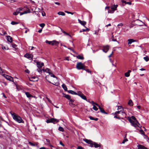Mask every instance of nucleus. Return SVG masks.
Instances as JSON below:
<instances>
[{
	"label": "nucleus",
	"mask_w": 149,
	"mask_h": 149,
	"mask_svg": "<svg viewBox=\"0 0 149 149\" xmlns=\"http://www.w3.org/2000/svg\"><path fill=\"white\" fill-rule=\"evenodd\" d=\"M128 120L131 123L132 125L134 127H139L140 125L134 116H132L131 117H129Z\"/></svg>",
	"instance_id": "obj_1"
},
{
	"label": "nucleus",
	"mask_w": 149,
	"mask_h": 149,
	"mask_svg": "<svg viewBox=\"0 0 149 149\" xmlns=\"http://www.w3.org/2000/svg\"><path fill=\"white\" fill-rule=\"evenodd\" d=\"M10 113L13 119L16 121L17 122L19 123L22 122V121H23V120L22 119L17 115L15 113H12V111L10 112Z\"/></svg>",
	"instance_id": "obj_2"
},
{
	"label": "nucleus",
	"mask_w": 149,
	"mask_h": 149,
	"mask_svg": "<svg viewBox=\"0 0 149 149\" xmlns=\"http://www.w3.org/2000/svg\"><path fill=\"white\" fill-rule=\"evenodd\" d=\"M37 65L38 69H37V70L40 73H41L42 72V69H40L42 68V67L44 65V64L43 63H41L39 62H36Z\"/></svg>",
	"instance_id": "obj_3"
},
{
	"label": "nucleus",
	"mask_w": 149,
	"mask_h": 149,
	"mask_svg": "<svg viewBox=\"0 0 149 149\" xmlns=\"http://www.w3.org/2000/svg\"><path fill=\"white\" fill-rule=\"evenodd\" d=\"M85 66L84 64H83L81 62L77 63L76 65V68L78 70H85Z\"/></svg>",
	"instance_id": "obj_4"
},
{
	"label": "nucleus",
	"mask_w": 149,
	"mask_h": 149,
	"mask_svg": "<svg viewBox=\"0 0 149 149\" xmlns=\"http://www.w3.org/2000/svg\"><path fill=\"white\" fill-rule=\"evenodd\" d=\"M59 120L54 118H52L50 119L47 120H46V122L47 123H53L54 124L58 122Z\"/></svg>",
	"instance_id": "obj_5"
},
{
	"label": "nucleus",
	"mask_w": 149,
	"mask_h": 149,
	"mask_svg": "<svg viewBox=\"0 0 149 149\" xmlns=\"http://www.w3.org/2000/svg\"><path fill=\"white\" fill-rule=\"evenodd\" d=\"M49 74L50 75L51 77H53L55 78V79L53 80V82L54 83H52V84L54 85H56V84L57 83L58 81L57 78L51 72H50V74Z\"/></svg>",
	"instance_id": "obj_6"
},
{
	"label": "nucleus",
	"mask_w": 149,
	"mask_h": 149,
	"mask_svg": "<svg viewBox=\"0 0 149 149\" xmlns=\"http://www.w3.org/2000/svg\"><path fill=\"white\" fill-rule=\"evenodd\" d=\"M2 75L7 80L12 81H13V77L5 74H3Z\"/></svg>",
	"instance_id": "obj_7"
},
{
	"label": "nucleus",
	"mask_w": 149,
	"mask_h": 149,
	"mask_svg": "<svg viewBox=\"0 0 149 149\" xmlns=\"http://www.w3.org/2000/svg\"><path fill=\"white\" fill-rule=\"evenodd\" d=\"M24 57L27 58L30 60H33V56L32 55L29 54H26L24 55Z\"/></svg>",
	"instance_id": "obj_8"
},
{
	"label": "nucleus",
	"mask_w": 149,
	"mask_h": 149,
	"mask_svg": "<svg viewBox=\"0 0 149 149\" xmlns=\"http://www.w3.org/2000/svg\"><path fill=\"white\" fill-rule=\"evenodd\" d=\"M84 141L90 145V146L91 147H93V142L90 140H88L86 139H83Z\"/></svg>",
	"instance_id": "obj_9"
},
{
	"label": "nucleus",
	"mask_w": 149,
	"mask_h": 149,
	"mask_svg": "<svg viewBox=\"0 0 149 149\" xmlns=\"http://www.w3.org/2000/svg\"><path fill=\"white\" fill-rule=\"evenodd\" d=\"M109 49V46H106L104 47V48L103 49V51L104 52L106 53L108 51Z\"/></svg>",
	"instance_id": "obj_10"
},
{
	"label": "nucleus",
	"mask_w": 149,
	"mask_h": 149,
	"mask_svg": "<svg viewBox=\"0 0 149 149\" xmlns=\"http://www.w3.org/2000/svg\"><path fill=\"white\" fill-rule=\"evenodd\" d=\"M93 146H94V147L95 148H97L98 147H100L101 145L100 144H98L95 142H93Z\"/></svg>",
	"instance_id": "obj_11"
},
{
	"label": "nucleus",
	"mask_w": 149,
	"mask_h": 149,
	"mask_svg": "<svg viewBox=\"0 0 149 149\" xmlns=\"http://www.w3.org/2000/svg\"><path fill=\"white\" fill-rule=\"evenodd\" d=\"M79 22L83 26H85L86 24V22L84 21H81L79 19H78Z\"/></svg>",
	"instance_id": "obj_12"
},
{
	"label": "nucleus",
	"mask_w": 149,
	"mask_h": 149,
	"mask_svg": "<svg viewBox=\"0 0 149 149\" xmlns=\"http://www.w3.org/2000/svg\"><path fill=\"white\" fill-rule=\"evenodd\" d=\"M51 45H56L59 44V42L55 40L51 41Z\"/></svg>",
	"instance_id": "obj_13"
},
{
	"label": "nucleus",
	"mask_w": 149,
	"mask_h": 149,
	"mask_svg": "<svg viewBox=\"0 0 149 149\" xmlns=\"http://www.w3.org/2000/svg\"><path fill=\"white\" fill-rule=\"evenodd\" d=\"M43 71L44 72H46L48 73L49 74H50V72H51V71L48 68H46L45 69H42V71Z\"/></svg>",
	"instance_id": "obj_14"
},
{
	"label": "nucleus",
	"mask_w": 149,
	"mask_h": 149,
	"mask_svg": "<svg viewBox=\"0 0 149 149\" xmlns=\"http://www.w3.org/2000/svg\"><path fill=\"white\" fill-rule=\"evenodd\" d=\"M121 115L122 116H120L121 117L120 118H124L126 117V114L124 112L122 111L121 112Z\"/></svg>",
	"instance_id": "obj_15"
},
{
	"label": "nucleus",
	"mask_w": 149,
	"mask_h": 149,
	"mask_svg": "<svg viewBox=\"0 0 149 149\" xmlns=\"http://www.w3.org/2000/svg\"><path fill=\"white\" fill-rule=\"evenodd\" d=\"M128 44H131L132 42H135L136 41V40H134L133 39H129L128 40Z\"/></svg>",
	"instance_id": "obj_16"
},
{
	"label": "nucleus",
	"mask_w": 149,
	"mask_h": 149,
	"mask_svg": "<svg viewBox=\"0 0 149 149\" xmlns=\"http://www.w3.org/2000/svg\"><path fill=\"white\" fill-rule=\"evenodd\" d=\"M25 94L26 96L27 97L29 98V99L31 98V94L29 92H25Z\"/></svg>",
	"instance_id": "obj_17"
},
{
	"label": "nucleus",
	"mask_w": 149,
	"mask_h": 149,
	"mask_svg": "<svg viewBox=\"0 0 149 149\" xmlns=\"http://www.w3.org/2000/svg\"><path fill=\"white\" fill-rule=\"evenodd\" d=\"M89 118L91 120H95V121H97L98 120V118H94L92 116H90L89 117Z\"/></svg>",
	"instance_id": "obj_18"
},
{
	"label": "nucleus",
	"mask_w": 149,
	"mask_h": 149,
	"mask_svg": "<svg viewBox=\"0 0 149 149\" xmlns=\"http://www.w3.org/2000/svg\"><path fill=\"white\" fill-rule=\"evenodd\" d=\"M8 40L10 42H12V38L10 36H8Z\"/></svg>",
	"instance_id": "obj_19"
},
{
	"label": "nucleus",
	"mask_w": 149,
	"mask_h": 149,
	"mask_svg": "<svg viewBox=\"0 0 149 149\" xmlns=\"http://www.w3.org/2000/svg\"><path fill=\"white\" fill-rule=\"evenodd\" d=\"M117 5H114L113 6L111 7V9L114 10V11L116 10V8L117 7Z\"/></svg>",
	"instance_id": "obj_20"
},
{
	"label": "nucleus",
	"mask_w": 149,
	"mask_h": 149,
	"mask_svg": "<svg viewBox=\"0 0 149 149\" xmlns=\"http://www.w3.org/2000/svg\"><path fill=\"white\" fill-rule=\"evenodd\" d=\"M80 97H81L82 99L87 101L86 97L83 94H82L80 96Z\"/></svg>",
	"instance_id": "obj_21"
},
{
	"label": "nucleus",
	"mask_w": 149,
	"mask_h": 149,
	"mask_svg": "<svg viewBox=\"0 0 149 149\" xmlns=\"http://www.w3.org/2000/svg\"><path fill=\"white\" fill-rule=\"evenodd\" d=\"M68 92L70 93H71V94H73V95H76V94H77L74 91H72V90H69L68 91Z\"/></svg>",
	"instance_id": "obj_22"
},
{
	"label": "nucleus",
	"mask_w": 149,
	"mask_h": 149,
	"mask_svg": "<svg viewBox=\"0 0 149 149\" xmlns=\"http://www.w3.org/2000/svg\"><path fill=\"white\" fill-rule=\"evenodd\" d=\"M139 132L141 134H142L144 135L146 138H147L148 137L145 134H144V132H143V131L142 130H140L139 131Z\"/></svg>",
	"instance_id": "obj_23"
},
{
	"label": "nucleus",
	"mask_w": 149,
	"mask_h": 149,
	"mask_svg": "<svg viewBox=\"0 0 149 149\" xmlns=\"http://www.w3.org/2000/svg\"><path fill=\"white\" fill-rule=\"evenodd\" d=\"M62 87L65 91H67V87L64 84H62Z\"/></svg>",
	"instance_id": "obj_24"
},
{
	"label": "nucleus",
	"mask_w": 149,
	"mask_h": 149,
	"mask_svg": "<svg viewBox=\"0 0 149 149\" xmlns=\"http://www.w3.org/2000/svg\"><path fill=\"white\" fill-rule=\"evenodd\" d=\"M77 58L78 59L81 60H83L84 59V58L83 56L79 55L77 56Z\"/></svg>",
	"instance_id": "obj_25"
},
{
	"label": "nucleus",
	"mask_w": 149,
	"mask_h": 149,
	"mask_svg": "<svg viewBox=\"0 0 149 149\" xmlns=\"http://www.w3.org/2000/svg\"><path fill=\"white\" fill-rule=\"evenodd\" d=\"M58 14L60 15H61L62 16H65V13L62 12H59L58 13Z\"/></svg>",
	"instance_id": "obj_26"
},
{
	"label": "nucleus",
	"mask_w": 149,
	"mask_h": 149,
	"mask_svg": "<svg viewBox=\"0 0 149 149\" xmlns=\"http://www.w3.org/2000/svg\"><path fill=\"white\" fill-rule=\"evenodd\" d=\"M19 13H20L18 11V10L17 9L16 11L14 12L13 13V15H17Z\"/></svg>",
	"instance_id": "obj_27"
},
{
	"label": "nucleus",
	"mask_w": 149,
	"mask_h": 149,
	"mask_svg": "<svg viewBox=\"0 0 149 149\" xmlns=\"http://www.w3.org/2000/svg\"><path fill=\"white\" fill-rule=\"evenodd\" d=\"M74 100L73 99H70V100L69 104L71 105V104H72V102H74Z\"/></svg>",
	"instance_id": "obj_28"
},
{
	"label": "nucleus",
	"mask_w": 149,
	"mask_h": 149,
	"mask_svg": "<svg viewBox=\"0 0 149 149\" xmlns=\"http://www.w3.org/2000/svg\"><path fill=\"white\" fill-rule=\"evenodd\" d=\"M143 59L146 61H148L149 60V58L147 56L144 57Z\"/></svg>",
	"instance_id": "obj_29"
},
{
	"label": "nucleus",
	"mask_w": 149,
	"mask_h": 149,
	"mask_svg": "<svg viewBox=\"0 0 149 149\" xmlns=\"http://www.w3.org/2000/svg\"><path fill=\"white\" fill-rule=\"evenodd\" d=\"M65 97L67 99H68V100H70V96L68 95H65Z\"/></svg>",
	"instance_id": "obj_30"
},
{
	"label": "nucleus",
	"mask_w": 149,
	"mask_h": 149,
	"mask_svg": "<svg viewBox=\"0 0 149 149\" xmlns=\"http://www.w3.org/2000/svg\"><path fill=\"white\" fill-rule=\"evenodd\" d=\"M46 142H47V144L50 146H51L49 140L47 139H46Z\"/></svg>",
	"instance_id": "obj_31"
},
{
	"label": "nucleus",
	"mask_w": 149,
	"mask_h": 149,
	"mask_svg": "<svg viewBox=\"0 0 149 149\" xmlns=\"http://www.w3.org/2000/svg\"><path fill=\"white\" fill-rule=\"evenodd\" d=\"M132 103V102L131 100H130L128 102V104L130 106L133 105Z\"/></svg>",
	"instance_id": "obj_32"
},
{
	"label": "nucleus",
	"mask_w": 149,
	"mask_h": 149,
	"mask_svg": "<svg viewBox=\"0 0 149 149\" xmlns=\"http://www.w3.org/2000/svg\"><path fill=\"white\" fill-rule=\"evenodd\" d=\"M30 11L29 9H28L27 11H24L23 13V14H26L28 13H30Z\"/></svg>",
	"instance_id": "obj_33"
},
{
	"label": "nucleus",
	"mask_w": 149,
	"mask_h": 149,
	"mask_svg": "<svg viewBox=\"0 0 149 149\" xmlns=\"http://www.w3.org/2000/svg\"><path fill=\"white\" fill-rule=\"evenodd\" d=\"M60 29H61V30L64 33L65 35H68V36H69L70 37H71V36L68 33H67L66 32L64 31H63L62 30V29H61L60 28Z\"/></svg>",
	"instance_id": "obj_34"
},
{
	"label": "nucleus",
	"mask_w": 149,
	"mask_h": 149,
	"mask_svg": "<svg viewBox=\"0 0 149 149\" xmlns=\"http://www.w3.org/2000/svg\"><path fill=\"white\" fill-rule=\"evenodd\" d=\"M58 130L60 131L63 132L64 131V130L63 127H60L58 128Z\"/></svg>",
	"instance_id": "obj_35"
},
{
	"label": "nucleus",
	"mask_w": 149,
	"mask_h": 149,
	"mask_svg": "<svg viewBox=\"0 0 149 149\" xmlns=\"http://www.w3.org/2000/svg\"><path fill=\"white\" fill-rule=\"evenodd\" d=\"M77 94L76 95H78L80 97L82 94L83 93H82L80 91H78L77 92Z\"/></svg>",
	"instance_id": "obj_36"
},
{
	"label": "nucleus",
	"mask_w": 149,
	"mask_h": 149,
	"mask_svg": "<svg viewBox=\"0 0 149 149\" xmlns=\"http://www.w3.org/2000/svg\"><path fill=\"white\" fill-rule=\"evenodd\" d=\"M11 24L13 25H14L17 24H18V23L17 22H14V21H12L11 22Z\"/></svg>",
	"instance_id": "obj_37"
},
{
	"label": "nucleus",
	"mask_w": 149,
	"mask_h": 149,
	"mask_svg": "<svg viewBox=\"0 0 149 149\" xmlns=\"http://www.w3.org/2000/svg\"><path fill=\"white\" fill-rule=\"evenodd\" d=\"M100 111L103 113H104L105 114H107V113L106 112H105V111H104V110L102 109H101V110H100Z\"/></svg>",
	"instance_id": "obj_38"
},
{
	"label": "nucleus",
	"mask_w": 149,
	"mask_h": 149,
	"mask_svg": "<svg viewBox=\"0 0 149 149\" xmlns=\"http://www.w3.org/2000/svg\"><path fill=\"white\" fill-rule=\"evenodd\" d=\"M123 23H120L117 25V26H118L119 28H120V27H122V26H123Z\"/></svg>",
	"instance_id": "obj_39"
},
{
	"label": "nucleus",
	"mask_w": 149,
	"mask_h": 149,
	"mask_svg": "<svg viewBox=\"0 0 149 149\" xmlns=\"http://www.w3.org/2000/svg\"><path fill=\"white\" fill-rule=\"evenodd\" d=\"M93 109L95 111H97L98 109L97 108L95 105H93Z\"/></svg>",
	"instance_id": "obj_40"
},
{
	"label": "nucleus",
	"mask_w": 149,
	"mask_h": 149,
	"mask_svg": "<svg viewBox=\"0 0 149 149\" xmlns=\"http://www.w3.org/2000/svg\"><path fill=\"white\" fill-rule=\"evenodd\" d=\"M122 111L121 110H120V111H116V112H115L114 113V114H118V113H121V112H122Z\"/></svg>",
	"instance_id": "obj_41"
},
{
	"label": "nucleus",
	"mask_w": 149,
	"mask_h": 149,
	"mask_svg": "<svg viewBox=\"0 0 149 149\" xmlns=\"http://www.w3.org/2000/svg\"><path fill=\"white\" fill-rule=\"evenodd\" d=\"M29 144H30V145H31V146H35L36 145V146H37V143H36V145L35 144H34L33 143L30 142H29Z\"/></svg>",
	"instance_id": "obj_42"
},
{
	"label": "nucleus",
	"mask_w": 149,
	"mask_h": 149,
	"mask_svg": "<svg viewBox=\"0 0 149 149\" xmlns=\"http://www.w3.org/2000/svg\"><path fill=\"white\" fill-rule=\"evenodd\" d=\"M127 141V139L125 137V138H124V140H123V141L122 142V143H124L125 142H126Z\"/></svg>",
	"instance_id": "obj_43"
},
{
	"label": "nucleus",
	"mask_w": 149,
	"mask_h": 149,
	"mask_svg": "<svg viewBox=\"0 0 149 149\" xmlns=\"http://www.w3.org/2000/svg\"><path fill=\"white\" fill-rule=\"evenodd\" d=\"M3 70L1 69V67H0V74L3 75Z\"/></svg>",
	"instance_id": "obj_44"
},
{
	"label": "nucleus",
	"mask_w": 149,
	"mask_h": 149,
	"mask_svg": "<svg viewBox=\"0 0 149 149\" xmlns=\"http://www.w3.org/2000/svg\"><path fill=\"white\" fill-rule=\"evenodd\" d=\"M130 74L128 73L127 72L125 73V76L126 77H128L130 76Z\"/></svg>",
	"instance_id": "obj_45"
},
{
	"label": "nucleus",
	"mask_w": 149,
	"mask_h": 149,
	"mask_svg": "<svg viewBox=\"0 0 149 149\" xmlns=\"http://www.w3.org/2000/svg\"><path fill=\"white\" fill-rule=\"evenodd\" d=\"M114 10H109L108 11V13H113L114 12Z\"/></svg>",
	"instance_id": "obj_46"
},
{
	"label": "nucleus",
	"mask_w": 149,
	"mask_h": 149,
	"mask_svg": "<svg viewBox=\"0 0 149 149\" xmlns=\"http://www.w3.org/2000/svg\"><path fill=\"white\" fill-rule=\"evenodd\" d=\"M65 12L67 13L68 14H71V15H73L74 14V13H72V12H69V11H65Z\"/></svg>",
	"instance_id": "obj_47"
},
{
	"label": "nucleus",
	"mask_w": 149,
	"mask_h": 149,
	"mask_svg": "<svg viewBox=\"0 0 149 149\" xmlns=\"http://www.w3.org/2000/svg\"><path fill=\"white\" fill-rule=\"evenodd\" d=\"M46 43L49 45H51V41H49L47 40L46 41Z\"/></svg>",
	"instance_id": "obj_48"
},
{
	"label": "nucleus",
	"mask_w": 149,
	"mask_h": 149,
	"mask_svg": "<svg viewBox=\"0 0 149 149\" xmlns=\"http://www.w3.org/2000/svg\"><path fill=\"white\" fill-rule=\"evenodd\" d=\"M40 26L42 28L43 27L45 26V24L44 23H42L40 24Z\"/></svg>",
	"instance_id": "obj_49"
},
{
	"label": "nucleus",
	"mask_w": 149,
	"mask_h": 149,
	"mask_svg": "<svg viewBox=\"0 0 149 149\" xmlns=\"http://www.w3.org/2000/svg\"><path fill=\"white\" fill-rule=\"evenodd\" d=\"M2 49H8V47H7V48L5 47V46H2Z\"/></svg>",
	"instance_id": "obj_50"
},
{
	"label": "nucleus",
	"mask_w": 149,
	"mask_h": 149,
	"mask_svg": "<svg viewBox=\"0 0 149 149\" xmlns=\"http://www.w3.org/2000/svg\"><path fill=\"white\" fill-rule=\"evenodd\" d=\"M23 8H19L17 9L18 10V11L20 13V11H22L23 9Z\"/></svg>",
	"instance_id": "obj_51"
},
{
	"label": "nucleus",
	"mask_w": 149,
	"mask_h": 149,
	"mask_svg": "<svg viewBox=\"0 0 149 149\" xmlns=\"http://www.w3.org/2000/svg\"><path fill=\"white\" fill-rule=\"evenodd\" d=\"M68 49L70 50H72L73 52H74L73 48L70 47H68Z\"/></svg>",
	"instance_id": "obj_52"
},
{
	"label": "nucleus",
	"mask_w": 149,
	"mask_h": 149,
	"mask_svg": "<svg viewBox=\"0 0 149 149\" xmlns=\"http://www.w3.org/2000/svg\"><path fill=\"white\" fill-rule=\"evenodd\" d=\"M122 109L123 110V109L122 108V107L121 106H118V109H117L118 110H119V109Z\"/></svg>",
	"instance_id": "obj_53"
},
{
	"label": "nucleus",
	"mask_w": 149,
	"mask_h": 149,
	"mask_svg": "<svg viewBox=\"0 0 149 149\" xmlns=\"http://www.w3.org/2000/svg\"><path fill=\"white\" fill-rule=\"evenodd\" d=\"M89 102L91 103L93 105V106L95 105V102L93 101H92L91 102Z\"/></svg>",
	"instance_id": "obj_54"
},
{
	"label": "nucleus",
	"mask_w": 149,
	"mask_h": 149,
	"mask_svg": "<svg viewBox=\"0 0 149 149\" xmlns=\"http://www.w3.org/2000/svg\"><path fill=\"white\" fill-rule=\"evenodd\" d=\"M82 30L83 31H88L89 30L88 28H87L86 29H83Z\"/></svg>",
	"instance_id": "obj_55"
},
{
	"label": "nucleus",
	"mask_w": 149,
	"mask_h": 149,
	"mask_svg": "<svg viewBox=\"0 0 149 149\" xmlns=\"http://www.w3.org/2000/svg\"><path fill=\"white\" fill-rule=\"evenodd\" d=\"M114 118H117V119H120V116H114Z\"/></svg>",
	"instance_id": "obj_56"
},
{
	"label": "nucleus",
	"mask_w": 149,
	"mask_h": 149,
	"mask_svg": "<svg viewBox=\"0 0 149 149\" xmlns=\"http://www.w3.org/2000/svg\"><path fill=\"white\" fill-rule=\"evenodd\" d=\"M113 38V36H112V41H116V39H114Z\"/></svg>",
	"instance_id": "obj_57"
},
{
	"label": "nucleus",
	"mask_w": 149,
	"mask_h": 149,
	"mask_svg": "<svg viewBox=\"0 0 149 149\" xmlns=\"http://www.w3.org/2000/svg\"><path fill=\"white\" fill-rule=\"evenodd\" d=\"M83 148L81 147V146H78V147L77 148V149H83Z\"/></svg>",
	"instance_id": "obj_58"
},
{
	"label": "nucleus",
	"mask_w": 149,
	"mask_h": 149,
	"mask_svg": "<svg viewBox=\"0 0 149 149\" xmlns=\"http://www.w3.org/2000/svg\"><path fill=\"white\" fill-rule=\"evenodd\" d=\"M17 46V45L15 44H13L12 45V46L14 48H15Z\"/></svg>",
	"instance_id": "obj_59"
},
{
	"label": "nucleus",
	"mask_w": 149,
	"mask_h": 149,
	"mask_svg": "<svg viewBox=\"0 0 149 149\" xmlns=\"http://www.w3.org/2000/svg\"><path fill=\"white\" fill-rule=\"evenodd\" d=\"M25 71L26 73L28 74H29L30 72L29 71L28 69H27L26 70H25Z\"/></svg>",
	"instance_id": "obj_60"
},
{
	"label": "nucleus",
	"mask_w": 149,
	"mask_h": 149,
	"mask_svg": "<svg viewBox=\"0 0 149 149\" xmlns=\"http://www.w3.org/2000/svg\"><path fill=\"white\" fill-rule=\"evenodd\" d=\"M86 72H89L90 73H91V71H90L88 69H86L85 70Z\"/></svg>",
	"instance_id": "obj_61"
},
{
	"label": "nucleus",
	"mask_w": 149,
	"mask_h": 149,
	"mask_svg": "<svg viewBox=\"0 0 149 149\" xmlns=\"http://www.w3.org/2000/svg\"><path fill=\"white\" fill-rule=\"evenodd\" d=\"M113 52H112L111 53V54L109 56V57L110 58V57H111V56L113 54Z\"/></svg>",
	"instance_id": "obj_62"
},
{
	"label": "nucleus",
	"mask_w": 149,
	"mask_h": 149,
	"mask_svg": "<svg viewBox=\"0 0 149 149\" xmlns=\"http://www.w3.org/2000/svg\"><path fill=\"white\" fill-rule=\"evenodd\" d=\"M111 26V24H109L105 26V27H107L108 26Z\"/></svg>",
	"instance_id": "obj_63"
},
{
	"label": "nucleus",
	"mask_w": 149,
	"mask_h": 149,
	"mask_svg": "<svg viewBox=\"0 0 149 149\" xmlns=\"http://www.w3.org/2000/svg\"><path fill=\"white\" fill-rule=\"evenodd\" d=\"M42 15L43 16H44L46 14L45 12H42Z\"/></svg>",
	"instance_id": "obj_64"
}]
</instances>
